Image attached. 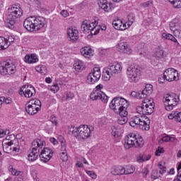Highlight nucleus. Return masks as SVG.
Segmentation results:
<instances>
[{
  "label": "nucleus",
  "mask_w": 181,
  "mask_h": 181,
  "mask_svg": "<svg viewBox=\"0 0 181 181\" xmlns=\"http://www.w3.org/2000/svg\"><path fill=\"white\" fill-rule=\"evenodd\" d=\"M110 110H112L115 114H118L120 117L118 119V124L124 125L128 121V107L129 101L124 98H114L109 105Z\"/></svg>",
  "instance_id": "obj_1"
},
{
  "label": "nucleus",
  "mask_w": 181,
  "mask_h": 181,
  "mask_svg": "<svg viewBox=\"0 0 181 181\" xmlns=\"http://www.w3.org/2000/svg\"><path fill=\"white\" fill-rule=\"evenodd\" d=\"M46 25V18L42 16H30L27 18L23 23L24 28L29 32L40 30Z\"/></svg>",
  "instance_id": "obj_2"
},
{
  "label": "nucleus",
  "mask_w": 181,
  "mask_h": 181,
  "mask_svg": "<svg viewBox=\"0 0 181 181\" xmlns=\"http://www.w3.org/2000/svg\"><path fill=\"white\" fill-rule=\"evenodd\" d=\"M151 120L145 115L134 116L130 119L129 125L136 129L149 131Z\"/></svg>",
  "instance_id": "obj_3"
},
{
  "label": "nucleus",
  "mask_w": 181,
  "mask_h": 181,
  "mask_svg": "<svg viewBox=\"0 0 181 181\" xmlns=\"http://www.w3.org/2000/svg\"><path fill=\"white\" fill-rule=\"evenodd\" d=\"M91 129L92 127L88 125H81L78 127L71 126L69 131L71 135H74L79 141H83V139H87L91 135Z\"/></svg>",
  "instance_id": "obj_4"
},
{
  "label": "nucleus",
  "mask_w": 181,
  "mask_h": 181,
  "mask_svg": "<svg viewBox=\"0 0 181 181\" xmlns=\"http://www.w3.org/2000/svg\"><path fill=\"white\" fill-rule=\"evenodd\" d=\"M144 145H145L144 138L135 133H130L124 138L125 149H131L134 146V148H142Z\"/></svg>",
  "instance_id": "obj_5"
},
{
  "label": "nucleus",
  "mask_w": 181,
  "mask_h": 181,
  "mask_svg": "<svg viewBox=\"0 0 181 181\" xmlns=\"http://www.w3.org/2000/svg\"><path fill=\"white\" fill-rule=\"evenodd\" d=\"M100 29H101V27L98 25V18L93 21L85 20L81 24V30H83V33L86 34L90 33L92 35H98V33H100Z\"/></svg>",
  "instance_id": "obj_6"
},
{
  "label": "nucleus",
  "mask_w": 181,
  "mask_h": 181,
  "mask_svg": "<svg viewBox=\"0 0 181 181\" xmlns=\"http://www.w3.org/2000/svg\"><path fill=\"white\" fill-rule=\"evenodd\" d=\"M22 8L18 4H14L8 9L6 15L7 23H9L11 26L15 25L16 19H18L20 16H22Z\"/></svg>",
  "instance_id": "obj_7"
},
{
  "label": "nucleus",
  "mask_w": 181,
  "mask_h": 181,
  "mask_svg": "<svg viewBox=\"0 0 181 181\" xmlns=\"http://www.w3.org/2000/svg\"><path fill=\"white\" fill-rule=\"evenodd\" d=\"M11 136H7L6 139L3 141V149L4 152L6 153H9V149H12L13 152H16V153H19L23 151V148L21 146L19 141L18 139H14L13 140H11Z\"/></svg>",
  "instance_id": "obj_8"
},
{
  "label": "nucleus",
  "mask_w": 181,
  "mask_h": 181,
  "mask_svg": "<svg viewBox=\"0 0 181 181\" xmlns=\"http://www.w3.org/2000/svg\"><path fill=\"white\" fill-rule=\"evenodd\" d=\"M129 83H138L141 78V68L136 65H131L127 69L126 72Z\"/></svg>",
  "instance_id": "obj_9"
},
{
  "label": "nucleus",
  "mask_w": 181,
  "mask_h": 181,
  "mask_svg": "<svg viewBox=\"0 0 181 181\" xmlns=\"http://www.w3.org/2000/svg\"><path fill=\"white\" fill-rule=\"evenodd\" d=\"M165 110L172 111L179 104V96L175 93L165 94L163 98Z\"/></svg>",
  "instance_id": "obj_10"
},
{
  "label": "nucleus",
  "mask_w": 181,
  "mask_h": 181,
  "mask_svg": "<svg viewBox=\"0 0 181 181\" xmlns=\"http://www.w3.org/2000/svg\"><path fill=\"white\" fill-rule=\"evenodd\" d=\"M42 108V103L38 99H31L25 105V111L30 115L37 114Z\"/></svg>",
  "instance_id": "obj_11"
},
{
  "label": "nucleus",
  "mask_w": 181,
  "mask_h": 181,
  "mask_svg": "<svg viewBox=\"0 0 181 181\" xmlns=\"http://www.w3.org/2000/svg\"><path fill=\"white\" fill-rule=\"evenodd\" d=\"M16 72V66L9 62H2L0 66V74L5 76L6 74H13Z\"/></svg>",
  "instance_id": "obj_12"
},
{
  "label": "nucleus",
  "mask_w": 181,
  "mask_h": 181,
  "mask_svg": "<svg viewBox=\"0 0 181 181\" xmlns=\"http://www.w3.org/2000/svg\"><path fill=\"white\" fill-rule=\"evenodd\" d=\"M163 78L166 81H169V83H171V81H177L179 80V74L176 69L168 68L163 73Z\"/></svg>",
  "instance_id": "obj_13"
},
{
  "label": "nucleus",
  "mask_w": 181,
  "mask_h": 181,
  "mask_svg": "<svg viewBox=\"0 0 181 181\" xmlns=\"http://www.w3.org/2000/svg\"><path fill=\"white\" fill-rule=\"evenodd\" d=\"M19 94L25 98H31L36 95V89L32 85H25L21 88Z\"/></svg>",
  "instance_id": "obj_14"
},
{
  "label": "nucleus",
  "mask_w": 181,
  "mask_h": 181,
  "mask_svg": "<svg viewBox=\"0 0 181 181\" xmlns=\"http://www.w3.org/2000/svg\"><path fill=\"white\" fill-rule=\"evenodd\" d=\"M97 5L104 12H112V9H114V4L107 0H98Z\"/></svg>",
  "instance_id": "obj_15"
},
{
  "label": "nucleus",
  "mask_w": 181,
  "mask_h": 181,
  "mask_svg": "<svg viewBox=\"0 0 181 181\" xmlns=\"http://www.w3.org/2000/svg\"><path fill=\"white\" fill-rule=\"evenodd\" d=\"M52 156H53V151L49 148L45 147L43 148L40 154L41 160L45 163L49 162V160L52 159Z\"/></svg>",
  "instance_id": "obj_16"
},
{
  "label": "nucleus",
  "mask_w": 181,
  "mask_h": 181,
  "mask_svg": "<svg viewBox=\"0 0 181 181\" xmlns=\"http://www.w3.org/2000/svg\"><path fill=\"white\" fill-rule=\"evenodd\" d=\"M154 108L155 106L141 105L136 107V112L140 115H149L153 112Z\"/></svg>",
  "instance_id": "obj_17"
},
{
  "label": "nucleus",
  "mask_w": 181,
  "mask_h": 181,
  "mask_svg": "<svg viewBox=\"0 0 181 181\" xmlns=\"http://www.w3.org/2000/svg\"><path fill=\"white\" fill-rule=\"evenodd\" d=\"M112 26L116 30H127L131 24L123 22L122 20L117 19L112 21Z\"/></svg>",
  "instance_id": "obj_18"
},
{
  "label": "nucleus",
  "mask_w": 181,
  "mask_h": 181,
  "mask_svg": "<svg viewBox=\"0 0 181 181\" xmlns=\"http://www.w3.org/2000/svg\"><path fill=\"white\" fill-rule=\"evenodd\" d=\"M117 49L120 53H124L126 54H131L132 49L128 44L124 41H119L117 45Z\"/></svg>",
  "instance_id": "obj_19"
},
{
  "label": "nucleus",
  "mask_w": 181,
  "mask_h": 181,
  "mask_svg": "<svg viewBox=\"0 0 181 181\" xmlns=\"http://www.w3.org/2000/svg\"><path fill=\"white\" fill-rule=\"evenodd\" d=\"M66 36L71 42H76L78 39V30L76 28L69 27L66 31Z\"/></svg>",
  "instance_id": "obj_20"
},
{
  "label": "nucleus",
  "mask_w": 181,
  "mask_h": 181,
  "mask_svg": "<svg viewBox=\"0 0 181 181\" xmlns=\"http://www.w3.org/2000/svg\"><path fill=\"white\" fill-rule=\"evenodd\" d=\"M107 69L113 76H116V74H119L122 71V64L121 63L110 64Z\"/></svg>",
  "instance_id": "obj_21"
},
{
  "label": "nucleus",
  "mask_w": 181,
  "mask_h": 181,
  "mask_svg": "<svg viewBox=\"0 0 181 181\" xmlns=\"http://www.w3.org/2000/svg\"><path fill=\"white\" fill-rule=\"evenodd\" d=\"M158 169L159 172L156 170L153 171L151 175L153 179H159V177L166 172V167L163 165V163H159Z\"/></svg>",
  "instance_id": "obj_22"
},
{
  "label": "nucleus",
  "mask_w": 181,
  "mask_h": 181,
  "mask_svg": "<svg viewBox=\"0 0 181 181\" xmlns=\"http://www.w3.org/2000/svg\"><path fill=\"white\" fill-rule=\"evenodd\" d=\"M46 146V143L42 139L34 140L32 143V149L38 152L40 149H43Z\"/></svg>",
  "instance_id": "obj_23"
},
{
  "label": "nucleus",
  "mask_w": 181,
  "mask_h": 181,
  "mask_svg": "<svg viewBox=\"0 0 181 181\" xmlns=\"http://www.w3.org/2000/svg\"><path fill=\"white\" fill-rule=\"evenodd\" d=\"M24 62L28 64H35V63L39 62V57L36 54H28L25 56Z\"/></svg>",
  "instance_id": "obj_24"
},
{
  "label": "nucleus",
  "mask_w": 181,
  "mask_h": 181,
  "mask_svg": "<svg viewBox=\"0 0 181 181\" xmlns=\"http://www.w3.org/2000/svg\"><path fill=\"white\" fill-rule=\"evenodd\" d=\"M153 93V86L151 84H146L145 88L141 91L140 98H148Z\"/></svg>",
  "instance_id": "obj_25"
},
{
  "label": "nucleus",
  "mask_w": 181,
  "mask_h": 181,
  "mask_svg": "<svg viewBox=\"0 0 181 181\" xmlns=\"http://www.w3.org/2000/svg\"><path fill=\"white\" fill-rule=\"evenodd\" d=\"M81 54L86 59H90L94 56V51L90 47H83L80 49Z\"/></svg>",
  "instance_id": "obj_26"
},
{
  "label": "nucleus",
  "mask_w": 181,
  "mask_h": 181,
  "mask_svg": "<svg viewBox=\"0 0 181 181\" xmlns=\"http://www.w3.org/2000/svg\"><path fill=\"white\" fill-rule=\"evenodd\" d=\"M86 64L83 60L76 59L74 64V69L76 71L80 72L86 70Z\"/></svg>",
  "instance_id": "obj_27"
},
{
  "label": "nucleus",
  "mask_w": 181,
  "mask_h": 181,
  "mask_svg": "<svg viewBox=\"0 0 181 181\" xmlns=\"http://www.w3.org/2000/svg\"><path fill=\"white\" fill-rule=\"evenodd\" d=\"M169 28L171 32L173 33H175L176 30H178V29H180V21L177 18H175L173 21H171L169 23Z\"/></svg>",
  "instance_id": "obj_28"
},
{
  "label": "nucleus",
  "mask_w": 181,
  "mask_h": 181,
  "mask_svg": "<svg viewBox=\"0 0 181 181\" xmlns=\"http://www.w3.org/2000/svg\"><path fill=\"white\" fill-rule=\"evenodd\" d=\"M161 37L164 40H171V42L175 43V46H179V42L177 41V39H176V37H175V36L170 33H163L161 34Z\"/></svg>",
  "instance_id": "obj_29"
},
{
  "label": "nucleus",
  "mask_w": 181,
  "mask_h": 181,
  "mask_svg": "<svg viewBox=\"0 0 181 181\" xmlns=\"http://www.w3.org/2000/svg\"><path fill=\"white\" fill-rule=\"evenodd\" d=\"M111 175L114 176H120V175H124V167L122 166H114L110 169Z\"/></svg>",
  "instance_id": "obj_30"
},
{
  "label": "nucleus",
  "mask_w": 181,
  "mask_h": 181,
  "mask_svg": "<svg viewBox=\"0 0 181 181\" xmlns=\"http://www.w3.org/2000/svg\"><path fill=\"white\" fill-rule=\"evenodd\" d=\"M168 119H174L177 122L181 123V112H172L168 115Z\"/></svg>",
  "instance_id": "obj_31"
},
{
  "label": "nucleus",
  "mask_w": 181,
  "mask_h": 181,
  "mask_svg": "<svg viewBox=\"0 0 181 181\" xmlns=\"http://www.w3.org/2000/svg\"><path fill=\"white\" fill-rule=\"evenodd\" d=\"M58 139L60 142V152H67V142L66 139H64V137L59 136Z\"/></svg>",
  "instance_id": "obj_32"
},
{
  "label": "nucleus",
  "mask_w": 181,
  "mask_h": 181,
  "mask_svg": "<svg viewBox=\"0 0 181 181\" xmlns=\"http://www.w3.org/2000/svg\"><path fill=\"white\" fill-rule=\"evenodd\" d=\"M38 152L39 151H36V150L32 148L31 152L28 155V160H29V162H35V160H37L39 156Z\"/></svg>",
  "instance_id": "obj_33"
},
{
  "label": "nucleus",
  "mask_w": 181,
  "mask_h": 181,
  "mask_svg": "<svg viewBox=\"0 0 181 181\" xmlns=\"http://www.w3.org/2000/svg\"><path fill=\"white\" fill-rule=\"evenodd\" d=\"M121 134H122V129H121L118 126L112 127V136H115V138H118V136H120Z\"/></svg>",
  "instance_id": "obj_34"
},
{
  "label": "nucleus",
  "mask_w": 181,
  "mask_h": 181,
  "mask_svg": "<svg viewBox=\"0 0 181 181\" xmlns=\"http://www.w3.org/2000/svg\"><path fill=\"white\" fill-rule=\"evenodd\" d=\"M35 70L37 71V73L42 74V76H45V74H47V67H46V65H38L35 66Z\"/></svg>",
  "instance_id": "obj_35"
},
{
  "label": "nucleus",
  "mask_w": 181,
  "mask_h": 181,
  "mask_svg": "<svg viewBox=\"0 0 181 181\" xmlns=\"http://www.w3.org/2000/svg\"><path fill=\"white\" fill-rule=\"evenodd\" d=\"M90 74L93 76L97 78L98 81L101 78V69L100 67H94L90 71Z\"/></svg>",
  "instance_id": "obj_36"
},
{
  "label": "nucleus",
  "mask_w": 181,
  "mask_h": 181,
  "mask_svg": "<svg viewBox=\"0 0 181 181\" xmlns=\"http://www.w3.org/2000/svg\"><path fill=\"white\" fill-rule=\"evenodd\" d=\"M124 175H132L135 172V167L134 165H127L126 168H123Z\"/></svg>",
  "instance_id": "obj_37"
},
{
  "label": "nucleus",
  "mask_w": 181,
  "mask_h": 181,
  "mask_svg": "<svg viewBox=\"0 0 181 181\" xmlns=\"http://www.w3.org/2000/svg\"><path fill=\"white\" fill-rule=\"evenodd\" d=\"M6 49H8L6 38L0 37V50H5Z\"/></svg>",
  "instance_id": "obj_38"
},
{
  "label": "nucleus",
  "mask_w": 181,
  "mask_h": 181,
  "mask_svg": "<svg viewBox=\"0 0 181 181\" xmlns=\"http://www.w3.org/2000/svg\"><path fill=\"white\" fill-rule=\"evenodd\" d=\"M97 81H98L97 78L94 77L90 73L87 76L86 83L88 84H94Z\"/></svg>",
  "instance_id": "obj_39"
},
{
  "label": "nucleus",
  "mask_w": 181,
  "mask_h": 181,
  "mask_svg": "<svg viewBox=\"0 0 181 181\" xmlns=\"http://www.w3.org/2000/svg\"><path fill=\"white\" fill-rule=\"evenodd\" d=\"M112 76H114L113 74H112L107 68L105 72L103 73V78L104 81H110Z\"/></svg>",
  "instance_id": "obj_40"
},
{
  "label": "nucleus",
  "mask_w": 181,
  "mask_h": 181,
  "mask_svg": "<svg viewBox=\"0 0 181 181\" xmlns=\"http://www.w3.org/2000/svg\"><path fill=\"white\" fill-rule=\"evenodd\" d=\"M48 90H49V91H52V93H54V94H56V93H58L59 90H60L59 83H53L52 86H49Z\"/></svg>",
  "instance_id": "obj_41"
},
{
  "label": "nucleus",
  "mask_w": 181,
  "mask_h": 181,
  "mask_svg": "<svg viewBox=\"0 0 181 181\" xmlns=\"http://www.w3.org/2000/svg\"><path fill=\"white\" fill-rule=\"evenodd\" d=\"M100 91L93 90L90 95V100H92V101L100 100Z\"/></svg>",
  "instance_id": "obj_42"
},
{
  "label": "nucleus",
  "mask_w": 181,
  "mask_h": 181,
  "mask_svg": "<svg viewBox=\"0 0 181 181\" xmlns=\"http://www.w3.org/2000/svg\"><path fill=\"white\" fill-rule=\"evenodd\" d=\"M164 56L165 52L163 49L157 50L154 54V57L156 59V60H160L161 59H163Z\"/></svg>",
  "instance_id": "obj_43"
},
{
  "label": "nucleus",
  "mask_w": 181,
  "mask_h": 181,
  "mask_svg": "<svg viewBox=\"0 0 181 181\" xmlns=\"http://www.w3.org/2000/svg\"><path fill=\"white\" fill-rule=\"evenodd\" d=\"M141 105H148V106L155 107V103H153V99L151 98H146L143 100Z\"/></svg>",
  "instance_id": "obj_44"
},
{
  "label": "nucleus",
  "mask_w": 181,
  "mask_h": 181,
  "mask_svg": "<svg viewBox=\"0 0 181 181\" xmlns=\"http://www.w3.org/2000/svg\"><path fill=\"white\" fill-rule=\"evenodd\" d=\"M9 172L11 173V175L13 176H21L22 175V171H18L13 168V166L10 165L8 167Z\"/></svg>",
  "instance_id": "obj_45"
},
{
  "label": "nucleus",
  "mask_w": 181,
  "mask_h": 181,
  "mask_svg": "<svg viewBox=\"0 0 181 181\" xmlns=\"http://www.w3.org/2000/svg\"><path fill=\"white\" fill-rule=\"evenodd\" d=\"M59 158L62 162H67L69 160V156L67 151H60Z\"/></svg>",
  "instance_id": "obj_46"
},
{
  "label": "nucleus",
  "mask_w": 181,
  "mask_h": 181,
  "mask_svg": "<svg viewBox=\"0 0 181 181\" xmlns=\"http://www.w3.org/2000/svg\"><path fill=\"white\" fill-rule=\"evenodd\" d=\"M99 100H101L103 103L105 104H107L108 103V97L107 95L103 91H100V93L99 95Z\"/></svg>",
  "instance_id": "obj_47"
},
{
  "label": "nucleus",
  "mask_w": 181,
  "mask_h": 181,
  "mask_svg": "<svg viewBox=\"0 0 181 181\" xmlns=\"http://www.w3.org/2000/svg\"><path fill=\"white\" fill-rule=\"evenodd\" d=\"M160 141L163 142H175V141H176V138L170 136H165Z\"/></svg>",
  "instance_id": "obj_48"
},
{
  "label": "nucleus",
  "mask_w": 181,
  "mask_h": 181,
  "mask_svg": "<svg viewBox=\"0 0 181 181\" xmlns=\"http://www.w3.org/2000/svg\"><path fill=\"white\" fill-rule=\"evenodd\" d=\"M10 132L8 129H0V139L5 138L7 135H9Z\"/></svg>",
  "instance_id": "obj_49"
},
{
  "label": "nucleus",
  "mask_w": 181,
  "mask_h": 181,
  "mask_svg": "<svg viewBox=\"0 0 181 181\" xmlns=\"http://www.w3.org/2000/svg\"><path fill=\"white\" fill-rule=\"evenodd\" d=\"M86 173L91 177L93 180H95L97 179V174H95V172L91 171V170H86Z\"/></svg>",
  "instance_id": "obj_50"
},
{
  "label": "nucleus",
  "mask_w": 181,
  "mask_h": 181,
  "mask_svg": "<svg viewBox=\"0 0 181 181\" xmlns=\"http://www.w3.org/2000/svg\"><path fill=\"white\" fill-rule=\"evenodd\" d=\"M171 4L173 5L174 8H181V0H174Z\"/></svg>",
  "instance_id": "obj_51"
},
{
  "label": "nucleus",
  "mask_w": 181,
  "mask_h": 181,
  "mask_svg": "<svg viewBox=\"0 0 181 181\" xmlns=\"http://www.w3.org/2000/svg\"><path fill=\"white\" fill-rule=\"evenodd\" d=\"M132 97H134V98H139V99H142L144 98H141V92H135L133 91L131 93Z\"/></svg>",
  "instance_id": "obj_52"
},
{
  "label": "nucleus",
  "mask_w": 181,
  "mask_h": 181,
  "mask_svg": "<svg viewBox=\"0 0 181 181\" xmlns=\"http://www.w3.org/2000/svg\"><path fill=\"white\" fill-rule=\"evenodd\" d=\"M14 42H15V38L12 36H9L8 39H6V43L8 45V47H9L11 43H13Z\"/></svg>",
  "instance_id": "obj_53"
},
{
  "label": "nucleus",
  "mask_w": 181,
  "mask_h": 181,
  "mask_svg": "<svg viewBox=\"0 0 181 181\" xmlns=\"http://www.w3.org/2000/svg\"><path fill=\"white\" fill-rule=\"evenodd\" d=\"M165 152V150L163 149V147H158L157 150L156 151V156H160L161 153H163Z\"/></svg>",
  "instance_id": "obj_54"
},
{
  "label": "nucleus",
  "mask_w": 181,
  "mask_h": 181,
  "mask_svg": "<svg viewBox=\"0 0 181 181\" xmlns=\"http://www.w3.org/2000/svg\"><path fill=\"white\" fill-rule=\"evenodd\" d=\"M60 15L62 16V18H67L68 16H70V13L67 10H62L60 12Z\"/></svg>",
  "instance_id": "obj_55"
},
{
  "label": "nucleus",
  "mask_w": 181,
  "mask_h": 181,
  "mask_svg": "<svg viewBox=\"0 0 181 181\" xmlns=\"http://www.w3.org/2000/svg\"><path fill=\"white\" fill-rule=\"evenodd\" d=\"M108 54V49H102L99 52V54L100 56H101V57H104V56H106V54Z\"/></svg>",
  "instance_id": "obj_56"
},
{
  "label": "nucleus",
  "mask_w": 181,
  "mask_h": 181,
  "mask_svg": "<svg viewBox=\"0 0 181 181\" xmlns=\"http://www.w3.org/2000/svg\"><path fill=\"white\" fill-rule=\"evenodd\" d=\"M18 144H20V146L23 149L25 148V139H17Z\"/></svg>",
  "instance_id": "obj_57"
},
{
  "label": "nucleus",
  "mask_w": 181,
  "mask_h": 181,
  "mask_svg": "<svg viewBox=\"0 0 181 181\" xmlns=\"http://www.w3.org/2000/svg\"><path fill=\"white\" fill-rule=\"evenodd\" d=\"M173 33L174 36H175V37H178L179 39H181V30H180V28L175 30Z\"/></svg>",
  "instance_id": "obj_58"
},
{
  "label": "nucleus",
  "mask_w": 181,
  "mask_h": 181,
  "mask_svg": "<svg viewBox=\"0 0 181 181\" xmlns=\"http://www.w3.org/2000/svg\"><path fill=\"white\" fill-rule=\"evenodd\" d=\"M102 90H104V85L100 83L95 87V91H103Z\"/></svg>",
  "instance_id": "obj_59"
},
{
  "label": "nucleus",
  "mask_w": 181,
  "mask_h": 181,
  "mask_svg": "<svg viewBox=\"0 0 181 181\" xmlns=\"http://www.w3.org/2000/svg\"><path fill=\"white\" fill-rule=\"evenodd\" d=\"M151 5H152L151 1H146L142 4L143 8H148V7L151 6Z\"/></svg>",
  "instance_id": "obj_60"
},
{
  "label": "nucleus",
  "mask_w": 181,
  "mask_h": 181,
  "mask_svg": "<svg viewBox=\"0 0 181 181\" xmlns=\"http://www.w3.org/2000/svg\"><path fill=\"white\" fill-rule=\"evenodd\" d=\"M141 173H142L144 177H146V175H148V173H149V170H148L147 168H144L142 170Z\"/></svg>",
  "instance_id": "obj_61"
},
{
  "label": "nucleus",
  "mask_w": 181,
  "mask_h": 181,
  "mask_svg": "<svg viewBox=\"0 0 181 181\" xmlns=\"http://www.w3.org/2000/svg\"><path fill=\"white\" fill-rule=\"evenodd\" d=\"M137 162H139V163H142V162H145V158L143 156H139L137 157Z\"/></svg>",
  "instance_id": "obj_62"
},
{
  "label": "nucleus",
  "mask_w": 181,
  "mask_h": 181,
  "mask_svg": "<svg viewBox=\"0 0 181 181\" xmlns=\"http://www.w3.org/2000/svg\"><path fill=\"white\" fill-rule=\"evenodd\" d=\"M51 122L54 124V125H57V118L56 117H52L51 118Z\"/></svg>",
  "instance_id": "obj_63"
},
{
  "label": "nucleus",
  "mask_w": 181,
  "mask_h": 181,
  "mask_svg": "<svg viewBox=\"0 0 181 181\" xmlns=\"http://www.w3.org/2000/svg\"><path fill=\"white\" fill-rule=\"evenodd\" d=\"M173 181H181V171L178 173L177 178H175Z\"/></svg>",
  "instance_id": "obj_64"
}]
</instances>
